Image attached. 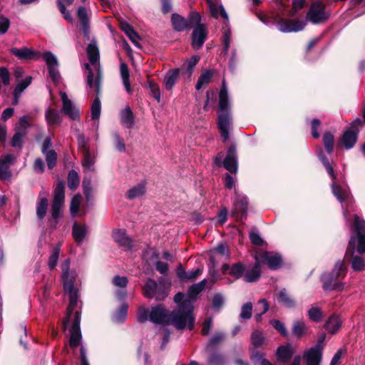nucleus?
I'll list each match as a JSON object with an SVG mask.
<instances>
[{
	"label": "nucleus",
	"instance_id": "nucleus-1",
	"mask_svg": "<svg viewBox=\"0 0 365 365\" xmlns=\"http://www.w3.org/2000/svg\"><path fill=\"white\" fill-rule=\"evenodd\" d=\"M149 320L158 324H172L178 329H184L187 327L192 330L195 324L192 307L189 300L184 301L173 312L166 309L163 305L153 307L150 312Z\"/></svg>",
	"mask_w": 365,
	"mask_h": 365
},
{
	"label": "nucleus",
	"instance_id": "nucleus-2",
	"mask_svg": "<svg viewBox=\"0 0 365 365\" xmlns=\"http://www.w3.org/2000/svg\"><path fill=\"white\" fill-rule=\"evenodd\" d=\"M329 17V14L326 11L324 4L321 1H315L310 6L306 15V21L281 19L278 21L277 26L278 30L283 33L298 32L305 28L307 21L317 24L325 21Z\"/></svg>",
	"mask_w": 365,
	"mask_h": 365
},
{
	"label": "nucleus",
	"instance_id": "nucleus-3",
	"mask_svg": "<svg viewBox=\"0 0 365 365\" xmlns=\"http://www.w3.org/2000/svg\"><path fill=\"white\" fill-rule=\"evenodd\" d=\"M354 227L355 229L356 236L352 235L350 238L346 257L351 256V267L355 271H361L364 267V259L358 256L354 255L355 251L359 255L365 252V221L359 216L355 215Z\"/></svg>",
	"mask_w": 365,
	"mask_h": 365
},
{
	"label": "nucleus",
	"instance_id": "nucleus-4",
	"mask_svg": "<svg viewBox=\"0 0 365 365\" xmlns=\"http://www.w3.org/2000/svg\"><path fill=\"white\" fill-rule=\"evenodd\" d=\"M317 157L322 162L327 173L333 180V182L331 184L332 194L341 203L344 217L346 220H347L349 212L351 210H352V195L347 187L339 185L336 184V182L334 181L336 178V175L334 173V168L332 165L329 163L328 158L326 157L324 153L322 150L320 148L317 150Z\"/></svg>",
	"mask_w": 365,
	"mask_h": 365
},
{
	"label": "nucleus",
	"instance_id": "nucleus-5",
	"mask_svg": "<svg viewBox=\"0 0 365 365\" xmlns=\"http://www.w3.org/2000/svg\"><path fill=\"white\" fill-rule=\"evenodd\" d=\"M86 52L90 63L95 68V71H93L89 63L85 64V67L88 71L87 90L88 93L98 95L101 91V71L99 65V50L96 42L93 41L88 45Z\"/></svg>",
	"mask_w": 365,
	"mask_h": 365
},
{
	"label": "nucleus",
	"instance_id": "nucleus-6",
	"mask_svg": "<svg viewBox=\"0 0 365 365\" xmlns=\"http://www.w3.org/2000/svg\"><path fill=\"white\" fill-rule=\"evenodd\" d=\"M65 203V185L62 180H58L55 186L53 200L51 205L50 217L48 223L50 227L56 228L62 217Z\"/></svg>",
	"mask_w": 365,
	"mask_h": 365
},
{
	"label": "nucleus",
	"instance_id": "nucleus-7",
	"mask_svg": "<svg viewBox=\"0 0 365 365\" xmlns=\"http://www.w3.org/2000/svg\"><path fill=\"white\" fill-rule=\"evenodd\" d=\"M345 275L346 267L344 262L339 260L336 262L334 269L329 274L322 275L323 289L328 291H341L344 288V284L340 280Z\"/></svg>",
	"mask_w": 365,
	"mask_h": 365
},
{
	"label": "nucleus",
	"instance_id": "nucleus-8",
	"mask_svg": "<svg viewBox=\"0 0 365 365\" xmlns=\"http://www.w3.org/2000/svg\"><path fill=\"white\" fill-rule=\"evenodd\" d=\"M189 19L192 24L193 31L192 33L191 45L195 49H200L202 47L208 34L207 26L201 24V16L197 11H192L189 14Z\"/></svg>",
	"mask_w": 365,
	"mask_h": 365
},
{
	"label": "nucleus",
	"instance_id": "nucleus-9",
	"mask_svg": "<svg viewBox=\"0 0 365 365\" xmlns=\"http://www.w3.org/2000/svg\"><path fill=\"white\" fill-rule=\"evenodd\" d=\"M224 154L222 152L217 153L214 159L215 165L223 166L227 170L232 173H236L237 171V155L236 145L232 144L227 149V155L223 160H222Z\"/></svg>",
	"mask_w": 365,
	"mask_h": 365
},
{
	"label": "nucleus",
	"instance_id": "nucleus-10",
	"mask_svg": "<svg viewBox=\"0 0 365 365\" xmlns=\"http://www.w3.org/2000/svg\"><path fill=\"white\" fill-rule=\"evenodd\" d=\"M143 294L146 298L155 299L156 301L163 300L168 296V291L163 285L151 279H148L143 287Z\"/></svg>",
	"mask_w": 365,
	"mask_h": 365
},
{
	"label": "nucleus",
	"instance_id": "nucleus-11",
	"mask_svg": "<svg viewBox=\"0 0 365 365\" xmlns=\"http://www.w3.org/2000/svg\"><path fill=\"white\" fill-rule=\"evenodd\" d=\"M362 125L360 118L355 119L351 123L350 129L345 131L341 138V143L343 146L349 150L352 148L358 138L359 128Z\"/></svg>",
	"mask_w": 365,
	"mask_h": 365
},
{
	"label": "nucleus",
	"instance_id": "nucleus-12",
	"mask_svg": "<svg viewBox=\"0 0 365 365\" xmlns=\"http://www.w3.org/2000/svg\"><path fill=\"white\" fill-rule=\"evenodd\" d=\"M247 205V198L245 196L239 195L235 192V197L233 200V208L231 212V215L240 220L246 218Z\"/></svg>",
	"mask_w": 365,
	"mask_h": 365
},
{
	"label": "nucleus",
	"instance_id": "nucleus-13",
	"mask_svg": "<svg viewBox=\"0 0 365 365\" xmlns=\"http://www.w3.org/2000/svg\"><path fill=\"white\" fill-rule=\"evenodd\" d=\"M255 261L259 264H267L271 269H277L280 267L282 259L278 253L263 252L255 256Z\"/></svg>",
	"mask_w": 365,
	"mask_h": 365
},
{
	"label": "nucleus",
	"instance_id": "nucleus-14",
	"mask_svg": "<svg viewBox=\"0 0 365 365\" xmlns=\"http://www.w3.org/2000/svg\"><path fill=\"white\" fill-rule=\"evenodd\" d=\"M43 58L48 66L49 76L53 83L57 85L60 82L61 76L58 71V62L57 58L51 52H46L43 55Z\"/></svg>",
	"mask_w": 365,
	"mask_h": 365
},
{
	"label": "nucleus",
	"instance_id": "nucleus-15",
	"mask_svg": "<svg viewBox=\"0 0 365 365\" xmlns=\"http://www.w3.org/2000/svg\"><path fill=\"white\" fill-rule=\"evenodd\" d=\"M69 268L70 260H64L61 264V269L63 288L66 292L77 290V289L74 287L76 274L73 272L71 271Z\"/></svg>",
	"mask_w": 365,
	"mask_h": 365
},
{
	"label": "nucleus",
	"instance_id": "nucleus-16",
	"mask_svg": "<svg viewBox=\"0 0 365 365\" xmlns=\"http://www.w3.org/2000/svg\"><path fill=\"white\" fill-rule=\"evenodd\" d=\"M81 312L76 311L74 313L73 322L70 330L71 336L69 345L72 349H76L81 343L82 335L80 329Z\"/></svg>",
	"mask_w": 365,
	"mask_h": 365
},
{
	"label": "nucleus",
	"instance_id": "nucleus-17",
	"mask_svg": "<svg viewBox=\"0 0 365 365\" xmlns=\"http://www.w3.org/2000/svg\"><path fill=\"white\" fill-rule=\"evenodd\" d=\"M232 123V120L230 112L220 113L217 119V127L222 138L225 143L230 136V130Z\"/></svg>",
	"mask_w": 365,
	"mask_h": 365
},
{
	"label": "nucleus",
	"instance_id": "nucleus-18",
	"mask_svg": "<svg viewBox=\"0 0 365 365\" xmlns=\"http://www.w3.org/2000/svg\"><path fill=\"white\" fill-rule=\"evenodd\" d=\"M323 347L315 345L304 352L303 360L306 365H320L322 361Z\"/></svg>",
	"mask_w": 365,
	"mask_h": 365
},
{
	"label": "nucleus",
	"instance_id": "nucleus-19",
	"mask_svg": "<svg viewBox=\"0 0 365 365\" xmlns=\"http://www.w3.org/2000/svg\"><path fill=\"white\" fill-rule=\"evenodd\" d=\"M48 193L45 191H41L38 193L36 205V214L38 221L41 222L46 215L48 206Z\"/></svg>",
	"mask_w": 365,
	"mask_h": 365
},
{
	"label": "nucleus",
	"instance_id": "nucleus-20",
	"mask_svg": "<svg viewBox=\"0 0 365 365\" xmlns=\"http://www.w3.org/2000/svg\"><path fill=\"white\" fill-rule=\"evenodd\" d=\"M59 94L63 102L62 111L73 120L78 119V110L73 106L67 94L63 91H60Z\"/></svg>",
	"mask_w": 365,
	"mask_h": 365
},
{
	"label": "nucleus",
	"instance_id": "nucleus-21",
	"mask_svg": "<svg viewBox=\"0 0 365 365\" xmlns=\"http://www.w3.org/2000/svg\"><path fill=\"white\" fill-rule=\"evenodd\" d=\"M16 162V157L13 154H7L0 160V179L10 178L11 173L10 165Z\"/></svg>",
	"mask_w": 365,
	"mask_h": 365
},
{
	"label": "nucleus",
	"instance_id": "nucleus-22",
	"mask_svg": "<svg viewBox=\"0 0 365 365\" xmlns=\"http://www.w3.org/2000/svg\"><path fill=\"white\" fill-rule=\"evenodd\" d=\"M69 296V304L67 309L66 317L63 321V329L65 331L71 319L72 314L76 309L78 301V290L67 292Z\"/></svg>",
	"mask_w": 365,
	"mask_h": 365
},
{
	"label": "nucleus",
	"instance_id": "nucleus-23",
	"mask_svg": "<svg viewBox=\"0 0 365 365\" xmlns=\"http://www.w3.org/2000/svg\"><path fill=\"white\" fill-rule=\"evenodd\" d=\"M200 61V56L195 55L182 65L180 69V72L185 79L190 80L193 73L194 68Z\"/></svg>",
	"mask_w": 365,
	"mask_h": 365
},
{
	"label": "nucleus",
	"instance_id": "nucleus-24",
	"mask_svg": "<svg viewBox=\"0 0 365 365\" xmlns=\"http://www.w3.org/2000/svg\"><path fill=\"white\" fill-rule=\"evenodd\" d=\"M114 241L120 247L130 250L133 247V240L127 236L124 230H114L112 234Z\"/></svg>",
	"mask_w": 365,
	"mask_h": 365
},
{
	"label": "nucleus",
	"instance_id": "nucleus-25",
	"mask_svg": "<svg viewBox=\"0 0 365 365\" xmlns=\"http://www.w3.org/2000/svg\"><path fill=\"white\" fill-rule=\"evenodd\" d=\"M77 16L80 21L83 35L88 38L90 34V19L88 16L86 9L83 6H80L78 9Z\"/></svg>",
	"mask_w": 365,
	"mask_h": 365
},
{
	"label": "nucleus",
	"instance_id": "nucleus-26",
	"mask_svg": "<svg viewBox=\"0 0 365 365\" xmlns=\"http://www.w3.org/2000/svg\"><path fill=\"white\" fill-rule=\"evenodd\" d=\"M171 21L173 29L177 31H183L192 27V24H190L189 19H186L178 14H172Z\"/></svg>",
	"mask_w": 365,
	"mask_h": 365
},
{
	"label": "nucleus",
	"instance_id": "nucleus-27",
	"mask_svg": "<svg viewBox=\"0 0 365 365\" xmlns=\"http://www.w3.org/2000/svg\"><path fill=\"white\" fill-rule=\"evenodd\" d=\"M120 123L125 128L130 129L134 125L133 113L129 106L125 107L120 113Z\"/></svg>",
	"mask_w": 365,
	"mask_h": 365
},
{
	"label": "nucleus",
	"instance_id": "nucleus-28",
	"mask_svg": "<svg viewBox=\"0 0 365 365\" xmlns=\"http://www.w3.org/2000/svg\"><path fill=\"white\" fill-rule=\"evenodd\" d=\"M179 74V68L170 70L167 72L163 81L164 86L167 90L171 91L173 89L177 82Z\"/></svg>",
	"mask_w": 365,
	"mask_h": 365
},
{
	"label": "nucleus",
	"instance_id": "nucleus-29",
	"mask_svg": "<svg viewBox=\"0 0 365 365\" xmlns=\"http://www.w3.org/2000/svg\"><path fill=\"white\" fill-rule=\"evenodd\" d=\"M206 279L200 281L197 284H192L188 290L187 295L186 296L185 300L190 301L191 305H192V302L195 300L198 294H200L205 287ZM193 307V306H192Z\"/></svg>",
	"mask_w": 365,
	"mask_h": 365
},
{
	"label": "nucleus",
	"instance_id": "nucleus-30",
	"mask_svg": "<svg viewBox=\"0 0 365 365\" xmlns=\"http://www.w3.org/2000/svg\"><path fill=\"white\" fill-rule=\"evenodd\" d=\"M261 276V269L259 263L256 261L255 264L252 269L246 270L244 275V280L247 282H254L257 281Z\"/></svg>",
	"mask_w": 365,
	"mask_h": 365
},
{
	"label": "nucleus",
	"instance_id": "nucleus-31",
	"mask_svg": "<svg viewBox=\"0 0 365 365\" xmlns=\"http://www.w3.org/2000/svg\"><path fill=\"white\" fill-rule=\"evenodd\" d=\"M88 232L86 225H80L75 222L72 228V235L75 241L78 244H81L84 240Z\"/></svg>",
	"mask_w": 365,
	"mask_h": 365
},
{
	"label": "nucleus",
	"instance_id": "nucleus-32",
	"mask_svg": "<svg viewBox=\"0 0 365 365\" xmlns=\"http://www.w3.org/2000/svg\"><path fill=\"white\" fill-rule=\"evenodd\" d=\"M277 299L279 304L286 307L293 308L295 307V301L291 297L284 288L279 291L277 294Z\"/></svg>",
	"mask_w": 365,
	"mask_h": 365
},
{
	"label": "nucleus",
	"instance_id": "nucleus-33",
	"mask_svg": "<svg viewBox=\"0 0 365 365\" xmlns=\"http://www.w3.org/2000/svg\"><path fill=\"white\" fill-rule=\"evenodd\" d=\"M342 321L339 316H331L326 322L327 330L331 334L337 332L341 327Z\"/></svg>",
	"mask_w": 365,
	"mask_h": 365
},
{
	"label": "nucleus",
	"instance_id": "nucleus-34",
	"mask_svg": "<svg viewBox=\"0 0 365 365\" xmlns=\"http://www.w3.org/2000/svg\"><path fill=\"white\" fill-rule=\"evenodd\" d=\"M120 73L123 81V84L128 93H131L132 88L130 83V73L128 66L125 63L121 62L120 64Z\"/></svg>",
	"mask_w": 365,
	"mask_h": 365
},
{
	"label": "nucleus",
	"instance_id": "nucleus-35",
	"mask_svg": "<svg viewBox=\"0 0 365 365\" xmlns=\"http://www.w3.org/2000/svg\"><path fill=\"white\" fill-rule=\"evenodd\" d=\"M46 120L49 125H59L61 123V118L58 110L53 108H48L46 110Z\"/></svg>",
	"mask_w": 365,
	"mask_h": 365
},
{
	"label": "nucleus",
	"instance_id": "nucleus-36",
	"mask_svg": "<svg viewBox=\"0 0 365 365\" xmlns=\"http://www.w3.org/2000/svg\"><path fill=\"white\" fill-rule=\"evenodd\" d=\"M212 76L213 71L212 70L204 71L198 78L195 85V88L197 90H200L201 88L207 86L210 83Z\"/></svg>",
	"mask_w": 365,
	"mask_h": 365
},
{
	"label": "nucleus",
	"instance_id": "nucleus-37",
	"mask_svg": "<svg viewBox=\"0 0 365 365\" xmlns=\"http://www.w3.org/2000/svg\"><path fill=\"white\" fill-rule=\"evenodd\" d=\"M11 53L20 59H32L35 56L34 52L26 47L13 48L11 49Z\"/></svg>",
	"mask_w": 365,
	"mask_h": 365
},
{
	"label": "nucleus",
	"instance_id": "nucleus-38",
	"mask_svg": "<svg viewBox=\"0 0 365 365\" xmlns=\"http://www.w3.org/2000/svg\"><path fill=\"white\" fill-rule=\"evenodd\" d=\"M83 158L82 160V165L85 170L94 171L93 165L95 163V156L91 154L90 150H85L83 153Z\"/></svg>",
	"mask_w": 365,
	"mask_h": 365
},
{
	"label": "nucleus",
	"instance_id": "nucleus-39",
	"mask_svg": "<svg viewBox=\"0 0 365 365\" xmlns=\"http://www.w3.org/2000/svg\"><path fill=\"white\" fill-rule=\"evenodd\" d=\"M245 272V267L244 264L239 262L231 265L230 270L228 274L235 279H238L244 277Z\"/></svg>",
	"mask_w": 365,
	"mask_h": 365
},
{
	"label": "nucleus",
	"instance_id": "nucleus-40",
	"mask_svg": "<svg viewBox=\"0 0 365 365\" xmlns=\"http://www.w3.org/2000/svg\"><path fill=\"white\" fill-rule=\"evenodd\" d=\"M293 354V349L290 346H281L277 351V356L279 361H287Z\"/></svg>",
	"mask_w": 365,
	"mask_h": 365
},
{
	"label": "nucleus",
	"instance_id": "nucleus-41",
	"mask_svg": "<svg viewBox=\"0 0 365 365\" xmlns=\"http://www.w3.org/2000/svg\"><path fill=\"white\" fill-rule=\"evenodd\" d=\"M209 9L213 18L218 19L219 16L221 15L225 21L228 23V14L222 4L219 6L217 4L212 5V6L209 7Z\"/></svg>",
	"mask_w": 365,
	"mask_h": 365
},
{
	"label": "nucleus",
	"instance_id": "nucleus-42",
	"mask_svg": "<svg viewBox=\"0 0 365 365\" xmlns=\"http://www.w3.org/2000/svg\"><path fill=\"white\" fill-rule=\"evenodd\" d=\"M323 143L325 150L328 154L332 153L334 147V137L329 131H327L323 135Z\"/></svg>",
	"mask_w": 365,
	"mask_h": 365
},
{
	"label": "nucleus",
	"instance_id": "nucleus-43",
	"mask_svg": "<svg viewBox=\"0 0 365 365\" xmlns=\"http://www.w3.org/2000/svg\"><path fill=\"white\" fill-rule=\"evenodd\" d=\"M145 187L144 184L140 183L138 184L136 186H134L133 187L130 188L127 192V197L129 200H133L140 196H143L145 194Z\"/></svg>",
	"mask_w": 365,
	"mask_h": 365
},
{
	"label": "nucleus",
	"instance_id": "nucleus-44",
	"mask_svg": "<svg viewBox=\"0 0 365 365\" xmlns=\"http://www.w3.org/2000/svg\"><path fill=\"white\" fill-rule=\"evenodd\" d=\"M230 41H231V29H230V27L229 25V22L227 23L225 21V27L223 28V43H224L223 53L225 54H227L228 52Z\"/></svg>",
	"mask_w": 365,
	"mask_h": 365
},
{
	"label": "nucleus",
	"instance_id": "nucleus-45",
	"mask_svg": "<svg viewBox=\"0 0 365 365\" xmlns=\"http://www.w3.org/2000/svg\"><path fill=\"white\" fill-rule=\"evenodd\" d=\"M80 179L78 173L71 170L68 174V187L71 190H75L79 185Z\"/></svg>",
	"mask_w": 365,
	"mask_h": 365
},
{
	"label": "nucleus",
	"instance_id": "nucleus-46",
	"mask_svg": "<svg viewBox=\"0 0 365 365\" xmlns=\"http://www.w3.org/2000/svg\"><path fill=\"white\" fill-rule=\"evenodd\" d=\"M82 187L86 202L88 204L93 198L91 179L85 178L83 180Z\"/></svg>",
	"mask_w": 365,
	"mask_h": 365
},
{
	"label": "nucleus",
	"instance_id": "nucleus-47",
	"mask_svg": "<svg viewBox=\"0 0 365 365\" xmlns=\"http://www.w3.org/2000/svg\"><path fill=\"white\" fill-rule=\"evenodd\" d=\"M225 339V334L222 332L215 333L209 340L207 346L206 350L210 351L219 344H220Z\"/></svg>",
	"mask_w": 365,
	"mask_h": 365
},
{
	"label": "nucleus",
	"instance_id": "nucleus-48",
	"mask_svg": "<svg viewBox=\"0 0 365 365\" xmlns=\"http://www.w3.org/2000/svg\"><path fill=\"white\" fill-rule=\"evenodd\" d=\"M81 202V195L80 194L75 195L71 199L70 204V212L73 217H75L78 211Z\"/></svg>",
	"mask_w": 365,
	"mask_h": 365
},
{
	"label": "nucleus",
	"instance_id": "nucleus-49",
	"mask_svg": "<svg viewBox=\"0 0 365 365\" xmlns=\"http://www.w3.org/2000/svg\"><path fill=\"white\" fill-rule=\"evenodd\" d=\"M60 254V247L58 246L55 247L52 249L51 255L48 259V265L50 269H53L58 260Z\"/></svg>",
	"mask_w": 365,
	"mask_h": 365
},
{
	"label": "nucleus",
	"instance_id": "nucleus-50",
	"mask_svg": "<svg viewBox=\"0 0 365 365\" xmlns=\"http://www.w3.org/2000/svg\"><path fill=\"white\" fill-rule=\"evenodd\" d=\"M43 154L45 155L48 169L52 170L56 165L57 153L53 150H49L47 153Z\"/></svg>",
	"mask_w": 365,
	"mask_h": 365
},
{
	"label": "nucleus",
	"instance_id": "nucleus-51",
	"mask_svg": "<svg viewBox=\"0 0 365 365\" xmlns=\"http://www.w3.org/2000/svg\"><path fill=\"white\" fill-rule=\"evenodd\" d=\"M31 76H27L25 79L20 81L14 88V96H21V93L31 84Z\"/></svg>",
	"mask_w": 365,
	"mask_h": 365
},
{
	"label": "nucleus",
	"instance_id": "nucleus-52",
	"mask_svg": "<svg viewBox=\"0 0 365 365\" xmlns=\"http://www.w3.org/2000/svg\"><path fill=\"white\" fill-rule=\"evenodd\" d=\"M259 305L262 306L261 309L257 308L256 311H259L255 315V319L257 322H260L262 319V316L269 309V303L264 299H260L259 301Z\"/></svg>",
	"mask_w": 365,
	"mask_h": 365
},
{
	"label": "nucleus",
	"instance_id": "nucleus-53",
	"mask_svg": "<svg viewBox=\"0 0 365 365\" xmlns=\"http://www.w3.org/2000/svg\"><path fill=\"white\" fill-rule=\"evenodd\" d=\"M252 313V304L247 302L241 307L240 317L241 319L247 320L251 318Z\"/></svg>",
	"mask_w": 365,
	"mask_h": 365
},
{
	"label": "nucleus",
	"instance_id": "nucleus-54",
	"mask_svg": "<svg viewBox=\"0 0 365 365\" xmlns=\"http://www.w3.org/2000/svg\"><path fill=\"white\" fill-rule=\"evenodd\" d=\"M101 111V104L100 99L97 97L93 101L91 106V115L93 120L98 119Z\"/></svg>",
	"mask_w": 365,
	"mask_h": 365
},
{
	"label": "nucleus",
	"instance_id": "nucleus-55",
	"mask_svg": "<svg viewBox=\"0 0 365 365\" xmlns=\"http://www.w3.org/2000/svg\"><path fill=\"white\" fill-rule=\"evenodd\" d=\"M252 343L255 348L262 346L264 341V338L262 332L255 331L251 336Z\"/></svg>",
	"mask_w": 365,
	"mask_h": 365
},
{
	"label": "nucleus",
	"instance_id": "nucleus-56",
	"mask_svg": "<svg viewBox=\"0 0 365 365\" xmlns=\"http://www.w3.org/2000/svg\"><path fill=\"white\" fill-rule=\"evenodd\" d=\"M309 318L315 322H319L322 319V314L320 309L317 307H312L308 311Z\"/></svg>",
	"mask_w": 365,
	"mask_h": 365
},
{
	"label": "nucleus",
	"instance_id": "nucleus-57",
	"mask_svg": "<svg viewBox=\"0 0 365 365\" xmlns=\"http://www.w3.org/2000/svg\"><path fill=\"white\" fill-rule=\"evenodd\" d=\"M114 145L115 148L120 152H125V145L123 139L120 136L118 133H114L113 134Z\"/></svg>",
	"mask_w": 365,
	"mask_h": 365
},
{
	"label": "nucleus",
	"instance_id": "nucleus-58",
	"mask_svg": "<svg viewBox=\"0 0 365 365\" xmlns=\"http://www.w3.org/2000/svg\"><path fill=\"white\" fill-rule=\"evenodd\" d=\"M220 113L230 112V101L227 96H219Z\"/></svg>",
	"mask_w": 365,
	"mask_h": 365
},
{
	"label": "nucleus",
	"instance_id": "nucleus-59",
	"mask_svg": "<svg viewBox=\"0 0 365 365\" xmlns=\"http://www.w3.org/2000/svg\"><path fill=\"white\" fill-rule=\"evenodd\" d=\"M148 84L153 97L158 101V102H160L161 94L158 85L150 80L148 81Z\"/></svg>",
	"mask_w": 365,
	"mask_h": 365
},
{
	"label": "nucleus",
	"instance_id": "nucleus-60",
	"mask_svg": "<svg viewBox=\"0 0 365 365\" xmlns=\"http://www.w3.org/2000/svg\"><path fill=\"white\" fill-rule=\"evenodd\" d=\"M25 135L24 131H18L16 132L11 140V145L16 148H21L22 146V140Z\"/></svg>",
	"mask_w": 365,
	"mask_h": 365
},
{
	"label": "nucleus",
	"instance_id": "nucleus-61",
	"mask_svg": "<svg viewBox=\"0 0 365 365\" xmlns=\"http://www.w3.org/2000/svg\"><path fill=\"white\" fill-rule=\"evenodd\" d=\"M251 359L256 365H272L267 359L262 358V354L256 351L251 356Z\"/></svg>",
	"mask_w": 365,
	"mask_h": 365
},
{
	"label": "nucleus",
	"instance_id": "nucleus-62",
	"mask_svg": "<svg viewBox=\"0 0 365 365\" xmlns=\"http://www.w3.org/2000/svg\"><path fill=\"white\" fill-rule=\"evenodd\" d=\"M270 324L277 329L282 336H287V331L284 324L277 319H272L270 321Z\"/></svg>",
	"mask_w": 365,
	"mask_h": 365
},
{
	"label": "nucleus",
	"instance_id": "nucleus-63",
	"mask_svg": "<svg viewBox=\"0 0 365 365\" xmlns=\"http://www.w3.org/2000/svg\"><path fill=\"white\" fill-rule=\"evenodd\" d=\"M128 306L123 304L116 312L115 315V320L118 322H123L127 315Z\"/></svg>",
	"mask_w": 365,
	"mask_h": 365
},
{
	"label": "nucleus",
	"instance_id": "nucleus-64",
	"mask_svg": "<svg viewBox=\"0 0 365 365\" xmlns=\"http://www.w3.org/2000/svg\"><path fill=\"white\" fill-rule=\"evenodd\" d=\"M149 314L148 309L144 307H140L138 312V321L140 323H144L149 319Z\"/></svg>",
	"mask_w": 365,
	"mask_h": 365
}]
</instances>
